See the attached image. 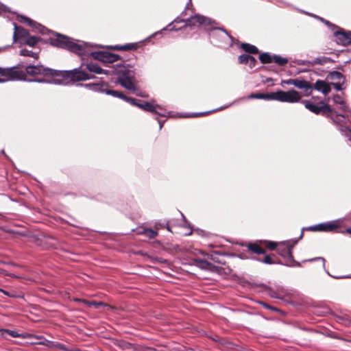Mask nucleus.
<instances>
[{
	"label": "nucleus",
	"instance_id": "25",
	"mask_svg": "<svg viewBox=\"0 0 351 351\" xmlns=\"http://www.w3.org/2000/svg\"><path fill=\"white\" fill-rule=\"evenodd\" d=\"M328 77L332 81L342 82V84H343L346 80L345 76L339 71L330 72Z\"/></svg>",
	"mask_w": 351,
	"mask_h": 351
},
{
	"label": "nucleus",
	"instance_id": "36",
	"mask_svg": "<svg viewBox=\"0 0 351 351\" xmlns=\"http://www.w3.org/2000/svg\"><path fill=\"white\" fill-rule=\"evenodd\" d=\"M109 48L115 50H131L134 49V44H126L124 45H114L110 46Z\"/></svg>",
	"mask_w": 351,
	"mask_h": 351
},
{
	"label": "nucleus",
	"instance_id": "33",
	"mask_svg": "<svg viewBox=\"0 0 351 351\" xmlns=\"http://www.w3.org/2000/svg\"><path fill=\"white\" fill-rule=\"evenodd\" d=\"M20 55L23 56L32 57L34 59L38 58V52L32 51L26 49H23L20 51Z\"/></svg>",
	"mask_w": 351,
	"mask_h": 351
},
{
	"label": "nucleus",
	"instance_id": "22",
	"mask_svg": "<svg viewBox=\"0 0 351 351\" xmlns=\"http://www.w3.org/2000/svg\"><path fill=\"white\" fill-rule=\"evenodd\" d=\"M315 88L324 95L330 91V85L323 80H317L315 84Z\"/></svg>",
	"mask_w": 351,
	"mask_h": 351
},
{
	"label": "nucleus",
	"instance_id": "41",
	"mask_svg": "<svg viewBox=\"0 0 351 351\" xmlns=\"http://www.w3.org/2000/svg\"><path fill=\"white\" fill-rule=\"evenodd\" d=\"M333 101L337 105L343 104L345 102L343 99L339 95H335L333 96Z\"/></svg>",
	"mask_w": 351,
	"mask_h": 351
},
{
	"label": "nucleus",
	"instance_id": "62",
	"mask_svg": "<svg viewBox=\"0 0 351 351\" xmlns=\"http://www.w3.org/2000/svg\"><path fill=\"white\" fill-rule=\"evenodd\" d=\"M167 230H168L169 231H171V229H170V228H169V226H167Z\"/></svg>",
	"mask_w": 351,
	"mask_h": 351
},
{
	"label": "nucleus",
	"instance_id": "38",
	"mask_svg": "<svg viewBox=\"0 0 351 351\" xmlns=\"http://www.w3.org/2000/svg\"><path fill=\"white\" fill-rule=\"evenodd\" d=\"M78 300L80 301V302H83L84 303H86L89 306H95L97 308H99L100 306H104V304L103 302H95V301L87 302V301H86L84 300Z\"/></svg>",
	"mask_w": 351,
	"mask_h": 351
},
{
	"label": "nucleus",
	"instance_id": "48",
	"mask_svg": "<svg viewBox=\"0 0 351 351\" xmlns=\"http://www.w3.org/2000/svg\"><path fill=\"white\" fill-rule=\"evenodd\" d=\"M318 260L322 261V266L324 268H325V259L323 257H316V258L305 260L304 261V262H306V261L311 262V261H318Z\"/></svg>",
	"mask_w": 351,
	"mask_h": 351
},
{
	"label": "nucleus",
	"instance_id": "40",
	"mask_svg": "<svg viewBox=\"0 0 351 351\" xmlns=\"http://www.w3.org/2000/svg\"><path fill=\"white\" fill-rule=\"evenodd\" d=\"M250 55L242 54L239 56V62L240 64H247L249 62Z\"/></svg>",
	"mask_w": 351,
	"mask_h": 351
},
{
	"label": "nucleus",
	"instance_id": "31",
	"mask_svg": "<svg viewBox=\"0 0 351 351\" xmlns=\"http://www.w3.org/2000/svg\"><path fill=\"white\" fill-rule=\"evenodd\" d=\"M102 93H105L106 95H109L114 97L120 98L123 100L124 99V98H126V96L124 95L122 93L114 90H106L104 88V91H103Z\"/></svg>",
	"mask_w": 351,
	"mask_h": 351
},
{
	"label": "nucleus",
	"instance_id": "5",
	"mask_svg": "<svg viewBox=\"0 0 351 351\" xmlns=\"http://www.w3.org/2000/svg\"><path fill=\"white\" fill-rule=\"evenodd\" d=\"M297 243V239H291L278 243L276 251L279 255L286 260V263H285L284 265L288 267H300V263L294 259L292 254V250ZM282 265H283V263Z\"/></svg>",
	"mask_w": 351,
	"mask_h": 351
},
{
	"label": "nucleus",
	"instance_id": "61",
	"mask_svg": "<svg viewBox=\"0 0 351 351\" xmlns=\"http://www.w3.org/2000/svg\"><path fill=\"white\" fill-rule=\"evenodd\" d=\"M0 291H2V292H3L5 294H7L6 291H3V290H2V289H0Z\"/></svg>",
	"mask_w": 351,
	"mask_h": 351
},
{
	"label": "nucleus",
	"instance_id": "9",
	"mask_svg": "<svg viewBox=\"0 0 351 351\" xmlns=\"http://www.w3.org/2000/svg\"><path fill=\"white\" fill-rule=\"evenodd\" d=\"M24 73L14 67H0V83L23 79Z\"/></svg>",
	"mask_w": 351,
	"mask_h": 351
},
{
	"label": "nucleus",
	"instance_id": "29",
	"mask_svg": "<svg viewBox=\"0 0 351 351\" xmlns=\"http://www.w3.org/2000/svg\"><path fill=\"white\" fill-rule=\"evenodd\" d=\"M138 234H144L149 239H154L158 235V232L150 228H144L143 230L139 231Z\"/></svg>",
	"mask_w": 351,
	"mask_h": 351
},
{
	"label": "nucleus",
	"instance_id": "6",
	"mask_svg": "<svg viewBox=\"0 0 351 351\" xmlns=\"http://www.w3.org/2000/svg\"><path fill=\"white\" fill-rule=\"evenodd\" d=\"M301 103L311 112L316 114H321L326 116L330 118L332 121H339L340 119H342L343 117L341 114H336V116L334 117V109L331 108L329 105L324 102L322 101L315 104L308 100H302Z\"/></svg>",
	"mask_w": 351,
	"mask_h": 351
},
{
	"label": "nucleus",
	"instance_id": "23",
	"mask_svg": "<svg viewBox=\"0 0 351 351\" xmlns=\"http://www.w3.org/2000/svg\"><path fill=\"white\" fill-rule=\"evenodd\" d=\"M275 256L274 254H271V255H265L264 256V258H256V257H254V258H252L254 260H256L258 262H261V263H265V264H268V265H273V264H282L280 261H276L274 260H273V257H274Z\"/></svg>",
	"mask_w": 351,
	"mask_h": 351
},
{
	"label": "nucleus",
	"instance_id": "51",
	"mask_svg": "<svg viewBox=\"0 0 351 351\" xmlns=\"http://www.w3.org/2000/svg\"><path fill=\"white\" fill-rule=\"evenodd\" d=\"M260 304L263 306L265 307V308H267V309H271L274 311H277L278 309L276 308V307H274V306H271L269 304H267V303L264 302H260Z\"/></svg>",
	"mask_w": 351,
	"mask_h": 351
},
{
	"label": "nucleus",
	"instance_id": "46",
	"mask_svg": "<svg viewBox=\"0 0 351 351\" xmlns=\"http://www.w3.org/2000/svg\"><path fill=\"white\" fill-rule=\"evenodd\" d=\"M321 21H322L323 23H324L326 25H327L329 27H332V29H337L339 28L337 26H336L335 25H333L332 23H330L327 20H325L323 18H321V17H318Z\"/></svg>",
	"mask_w": 351,
	"mask_h": 351
},
{
	"label": "nucleus",
	"instance_id": "2",
	"mask_svg": "<svg viewBox=\"0 0 351 351\" xmlns=\"http://www.w3.org/2000/svg\"><path fill=\"white\" fill-rule=\"evenodd\" d=\"M111 74L117 75L118 82L125 88L136 90V71L132 65L125 62L114 64Z\"/></svg>",
	"mask_w": 351,
	"mask_h": 351
},
{
	"label": "nucleus",
	"instance_id": "35",
	"mask_svg": "<svg viewBox=\"0 0 351 351\" xmlns=\"http://www.w3.org/2000/svg\"><path fill=\"white\" fill-rule=\"evenodd\" d=\"M32 345H43L49 348H55V344H56V341H51L47 339H45V341H41L38 342H31Z\"/></svg>",
	"mask_w": 351,
	"mask_h": 351
},
{
	"label": "nucleus",
	"instance_id": "52",
	"mask_svg": "<svg viewBox=\"0 0 351 351\" xmlns=\"http://www.w3.org/2000/svg\"><path fill=\"white\" fill-rule=\"evenodd\" d=\"M136 95L137 96H140V97H145L146 95L143 93H142V92L141 90H139L138 89H137L136 88V90H132Z\"/></svg>",
	"mask_w": 351,
	"mask_h": 351
},
{
	"label": "nucleus",
	"instance_id": "8",
	"mask_svg": "<svg viewBox=\"0 0 351 351\" xmlns=\"http://www.w3.org/2000/svg\"><path fill=\"white\" fill-rule=\"evenodd\" d=\"M14 68H17L19 71H22L24 73L23 79L16 80V81H27V75H29L31 76H36L38 75H48L49 73H51L52 69L48 67H45L43 65H32L29 64L25 67V71L21 69L19 66H14Z\"/></svg>",
	"mask_w": 351,
	"mask_h": 351
},
{
	"label": "nucleus",
	"instance_id": "13",
	"mask_svg": "<svg viewBox=\"0 0 351 351\" xmlns=\"http://www.w3.org/2000/svg\"><path fill=\"white\" fill-rule=\"evenodd\" d=\"M138 107L139 108L143 109L145 111L155 113L161 117H166L167 114L169 113V112H167L165 110L160 108V106H154V104L147 101L139 103V104H138Z\"/></svg>",
	"mask_w": 351,
	"mask_h": 351
},
{
	"label": "nucleus",
	"instance_id": "63",
	"mask_svg": "<svg viewBox=\"0 0 351 351\" xmlns=\"http://www.w3.org/2000/svg\"><path fill=\"white\" fill-rule=\"evenodd\" d=\"M192 232L191 231L189 233L186 234L187 235L191 234Z\"/></svg>",
	"mask_w": 351,
	"mask_h": 351
},
{
	"label": "nucleus",
	"instance_id": "53",
	"mask_svg": "<svg viewBox=\"0 0 351 351\" xmlns=\"http://www.w3.org/2000/svg\"><path fill=\"white\" fill-rule=\"evenodd\" d=\"M34 339L40 340V341H45V339H46L42 335H34Z\"/></svg>",
	"mask_w": 351,
	"mask_h": 351
},
{
	"label": "nucleus",
	"instance_id": "54",
	"mask_svg": "<svg viewBox=\"0 0 351 351\" xmlns=\"http://www.w3.org/2000/svg\"><path fill=\"white\" fill-rule=\"evenodd\" d=\"M8 11V8L3 5H0V13H1L2 12H7Z\"/></svg>",
	"mask_w": 351,
	"mask_h": 351
},
{
	"label": "nucleus",
	"instance_id": "7",
	"mask_svg": "<svg viewBox=\"0 0 351 351\" xmlns=\"http://www.w3.org/2000/svg\"><path fill=\"white\" fill-rule=\"evenodd\" d=\"M60 80L63 79L64 82L61 85H69L71 82H80L92 79L93 75L90 73L82 71L80 69H74L71 71H60Z\"/></svg>",
	"mask_w": 351,
	"mask_h": 351
},
{
	"label": "nucleus",
	"instance_id": "3",
	"mask_svg": "<svg viewBox=\"0 0 351 351\" xmlns=\"http://www.w3.org/2000/svg\"><path fill=\"white\" fill-rule=\"evenodd\" d=\"M186 10H184L180 16H178L174 21L169 23L167 27H164L161 30L155 32L153 34L151 37H154L155 35L162 34L163 31H166L168 27H171L173 23H184V27H202L204 29H209L212 27V25L213 23V19L204 16L203 15L199 14H194L191 15L189 18L186 19H182L181 17L185 14Z\"/></svg>",
	"mask_w": 351,
	"mask_h": 351
},
{
	"label": "nucleus",
	"instance_id": "50",
	"mask_svg": "<svg viewBox=\"0 0 351 351\" xmlns=\"http://www.w3.org/2000/svg\"><path fill=\"white\" fill-rule=\"evenodd\" d=\"M340 131L341 133L345 134L346 135H348L347 132L351 134V128L345 127L343 128L342 126L340 128ZM350 140L351 141V136L350 137Z\"/></svg>",
	"mask_w": 351,
	"mask_h": 351
},
{
	"label": "nucleus",
	"instance_id": "27",
	"mask_svg": "<svg viewBox=\"0 0 351 351\" xmlns=\"http://www.w3.org/2000/svg\"><path fill=\"white\" fill-rule=\"evenodd\" d=\"M241 47L245 51L249 53L256 54L258 53V48L256 46L249 43H242Z\"/></svg>",
	"mask_w": 351,
	"mask_h": 351
},
{
	"label": "nucleus",
	"instance_id": "57",
	"mask_svg": "<svg viewBox=\"0 0 351 351\" xmlns=\"http://www.w3.org/2000/svg\"><path fill=\"white\" fill-rule=\"evenodd\" d=\"M189 6H192L191 0H189V2L187 3V5H186V7L185 10L186 9H189Z\"/></svg>",
	"mask_w": 351,
	"mask_h": 351
},
{
	"label": "nucleus",
	"instance_id": "4",
	"mask_svg": "<svg viewBox=\"0 0 351 351\" xmlns=\"http://www.w3.org/2000/svg\"><path fill=\"white\" fill-rule=\"evenodd\" d=\"M212 27L209 29H205L209 32V37L210 42L214 45L219 47H228L232 45L233 38L227 32V31L223 28H217L215 25L217 24L213 21Z\"/></svg>",
	"mask_w": 351,
	"mask_h": 351
},
{
	"label": "nucleus",
	"instance_id": "11",
	"mask_svg": "<svg viewBox=\"0 0 351 351\" xmlns=\"http://www.w3.org/2000/svg\"><path fill=\"white\" fill-rule=\"evenodd\" d=\"M60 75H61L60 71L52 69L51 73H49L48 75H42L43 77L40 78L28 79L27 82L61 85V83L64 81L63 79L60 80Z\"/></svg>",
	"mask_w": 351,
	"mask_h": 351
},
{
	"label": "nucleus",
	"instance_id": "26",
	"mask_svg": "<svg viewBox=\"0 0 351 351\" xmlns=\"http://www.w3.org/2000/svg\"><path fill=\"white\" fill-rule=\"evenodd\" d=\"M194 265L202 269H208L212 263L204 259L195 258L194 260Z\"/></svg>",
	"mask_w": 351,
	"mask_h": 351
},
{
	"label": "nucleus",
	"instance_id": "56",
	"mask_svg": "<svg viewBox=\"0 0 351 351\" xmlns=\"http://www.w3.org/2000/svg\"><path fill=\"white\" fill-rule=\"evenodd\" d=\"M343 232H346V233H348L349 234H350L351 236V228H348L347 229H346Z\"/></svg>",
	"mask_w": 351,
	"mask_h": 351
},
{
	"label": "nucleus",
	"instance_id": "64",
	"mask_svg": "<svg viewBox=\"0 0 351 351\" xmlns=\"http://www.w3.org/2000/svg\"><path fill=\"white\" fill-rule=\"evenodd\" d=\"M302 235H303V234L301 233L300 238H302Z\"/></svg>",
	"mask_w": 351,
	"mask_h": 351
},
{
	"label": "nucleus",
	"instance_id": "45",
	"mask_svg": "<svg viewBox=\"0 0 351 351\" xmlns=\"http://www.w3.org/2000/svg\"><path fill=\"white\" fill-rule=\"evenodd\" d=\"M123 100H125V101L129 102L131 104L136 106H138V104H139V102H138V101L136 99L130 98V97H128L127 96H126V98H124Z\"/></svg>",
	"mask_w": 351,
	"mask_h": 351
},
{
	"label": "nucleus",
	"instance_id": "60",
	"mask_svg": "<svg viewBox=\"0 0 351 351\" xmlns=\"http://www.w3.org/2000/svg\"><path fill=\"white\" fill-rule=\"evenodd\" d=\"M177 29H176L174 26L169 29L170 31H173V30H177Z\"/></svg>",
	"mask_w": 351,
	"mask_h": 351
},
{
	"label": "nucleus",
	"instance_id": "18",
	"mask_svg": "<svg viewBox=\"0 0 351 351\" xmlns=\"http://www.w3.org/2000/svg\"><path fill=\"white\" fill-rule=\"evenodd\" d=\"M13 25L14 27V31L13 34L14 42L16 43L17 40H19L20 43L21 41H24L29 35V32L22 27L18 26L14 23H13Z\"/></svg>",
	"mask_w": 351,
	"mask_h": 351
},
{
	"label": "nucleus",
	"instance_id": "47",
	"mask_svg": "<svg viewBox=\"0 0 351 351\" xmlns=\"http://www.w3.org/2000/svg\"><path fill=\"white\" fill-rule=\"evenodd\" d=\"M331 84L335 87V88L337 90H341L343 89L342 88V82H332Z\"/></svg>",
	"mask_w": 351,
	"mask_h": 351
},
{
	"label": "nucleus",
	"instance_id": "32",
	"mask_svg": "<svg viewBox=\"0 0 351 351\" xmlns=\"http://www.w3.org/2000/svg\"><path fill=\"white\" fill-rule=\"evenodd\" d=\"M259 60L263 64L271 63L273 62V56L269 53H263L259 56Z\"/></svg>",
	"mask_w": 351,
	"mask_h": 351
},
{
	"label": "nucleus",
	"instance_id": "10",
	"mask_svg": "<svg viewBox=\"0 0 351 351\" xmlns=\"http://www.w3.org/2000/svg\"><path fill=\"white\" fill-rule=\"evenodd\" d=\"M301 95L294 89L288 91L278 90L275 92V100L281 102L296 103L300 101Z\"/></svg>",
	"mask_w": 351,
	"mask_h": 351
},
{
	"label": "nucleus",
	"instance_id": "12",
	"mask_svg": "<svg viewBox=\"0 0 351 351\" xmlns=\"http://www.w3.org/2000/svg\"><path fill=\"white\" fill-rule=\"evenodd\" d=\"M282 83L287 85H293L298 88L304 90L306 95H308L311 93L312 87L310 84L305 80L299 78L289 79L283 80Z\"/></svg>",
	"mask_w": 351,
	"mask_h": 351
},
{
	"label": "nucleus",
	"instance_id": "20",
	"mask_svg": "<svg viewBox=\"0 0 351 351\" xmlns=\"http://www.w3.org/2000/svg\"><path fill=\"white\" fill-rule=\"evenodd\" d=\"M77 86H84L86 88L90 89L95 92H103L104 91V87L106 84L103 83H88V84H79Z\"/></svg>",
	"mask_w": 351,
	"mask_h": 351
},
{
	"label": "nucleus",
	"instance_id": "14",
	"mask_svg": "<svg viewBox=\"0 0 351 351\" xmlns=\"http://www.w3.org/2000/svg\"><path fill=\"white\" fill-rule=\"evenodd\" d=\"M337 228H338L337 221H331L312 226L309 227V230L313 231L331 232Z\"/></svg>",
	"mask_w": 351,
	"mask_h": 351
},
{
	"label": "nucleus",
	"instance_id": "28",
	"mask_svg": "<svg viewBox=\"0 0 351 351\" xmlns=\"http://www.w3.org/2000/svg\"><path fill=\"white\" fill-rule=\"evenodd\" d=\"M40 40V38L37 36H28L24 41H21V43L25 44L29 47H34Z\"/></svg>",
	"mask_w": 351,
	"mask_h": 351
},
{
	"label": "nucleus",
	"instance_id": "17",
	"mask_svg": "<svg viewBox=\"0 0 351 351\" xmlns=\"http://www.w3.org/2000/svg\"><path fill=\"white\" fill-rule=\"evenodd\" d=\"M339 109L341 111V112L338 113L334 110V117L336 116V114H341L342 115V119H340L339 121H333L334 123L337 124H340L341 123H343L346 121H348L349 122H351V110L349 108V107L347 106L346 102L343 103V104L339 105Z\"/></svg>",
	"mask_w": 351,
	"mask_h": 351
},
{
	"label": "nucleus",
	"instance_id": "39",
	"mask_svg": "<svg viewBox=\"0 0 351 351\" xmlns=\"http://www.w3.org/2000/svg\"><path fill=\"white\" fill-rule=\"evenodd\" d=\"M329 58L322 56V57H318L314 60V63L317 64H324L328 62Z\"/></svg>",
	"mask_w": 351,
	"mask_h": 351
},
{
	"label": "nucleus",
	"instance_id": "16",
	"mask_svg": "<svg viewBox=\"0 0 351 351\" xmlns=\"http://www.w3.org/2000/svg\"><path fill=\"white\" fill-rule=\"evenodd\" d=\"M17 20L20 23H27L28 25L32 27L34 29L42 34H45L47 33V29L40 24L36 23L35 21L32 19L24 16H18Z\"/></svg>",
	"mask_w": 351,
	"mask_h": 351
},
{
	"label": "nucleus",
	"instance_id": "49",
	"mask_svg": "<svg viewBox=\"0 0 351 351\" xmlns=\"http://www.w3.org/2000/svg\"><path fill=\"white\" fill-rule=\"evenodd\" d=\"M256 60L253 56H250L249 62L247 64H249V66L250 68H253L255 66L256 64Z\"/></svg>",
	"mask_w": 351,
	"mask_h": 351
},
{
	"label": "nucleus",
	"instance_id": "42",
	"mask_svg": "<svg viewBox=\"0 0 351 351\" xmlns=\"http://www.w3.org/2000/svg\"><path fill=\"white\" fill-rule=\"evenodd\" d=\"M34 334L28 333V332H23L21 333L20 338L22 339H34Z\"/></svg>",
	"mask_w": 351,
	"mask_h": 351
},
{
	"label": "nucleus",
	"instance_id": "19",
	"mask_svg": "<svg viewBox=\"0 0 351 351\" xmlns=\"http://www.w3.org/2000/svg\"><path fill=\"white\" fill-rule=\"evenodd\" d=\"M86 69L90 73H94L96 74H105L106 75H110L112 73L111 70H106L101 69L97 64L95 63H89L86 65Z\"/></svg>",
	"mask_w": 351,
	"mask_h": 351
},
{
	"label": "nucleus",
	"instance_id": "58",
	"mask_svg": "<svg viewBox=\"0 0 351 351\" xmlns=\"http://www.w3.org/2000/svg\"><path fill=\"white\" fill-rule=\"evenodd\" d=\"M229 106H231V104H229ZM227 107H228V106H221V107H220L219 108H218V110L225 109V108H226Z\"/></svg>",
	"mask_w": 351,
	"mask_h": 351
},
{
	"label": "nucleus",
	"instance_id": "44",
	"mask_svg": "<svg viewBox=\"0 0 351 351\" xmlns=\"http://www.w3.org/2000/svg\"><path fill=\"white\" fill-rule=\"evenodd\" d=\"M278 246V243H277L274 241H268L267 242V247L271 250H275V249L276 250Z\"/></svg>",
	"mask_w": 351,
	"mask_h": 351
},
{
	"label": "nucleus",
	"instance_id": "55",
	"mask_svg": "<svg viewBox=\"0 0 351 351\" xmlns=\"http://www.w3.org/2000/svg\"><path fill=\"white\" fill-rule=\"evenodd\" d=\"M327 274L331 276V275L327 271ZM332 278H336V279H339V278H349V276H332Z\"/></svg>",
	"mask_w": 351,
	"mask_h": 351
},
{
	"label": "nucleus",
	"instance_id": "43",
	"mask_svg": "<svg viewBox=\"0 0 351 351\" xmlns=\"http://www.w3.org/2000/svg\"><path fill=\"white\" fill-rule=\"evenodd\" d=\"M55 346H56L55 348H57V349H59L61 350H64V351H71V350L67 349L66 346L64 344L60 343L59 342H56V344H55Z\"/></svg>",
	"mask_w": 351,
	"mask_h": 351
},
{
	"label": "nucleus",
	"instance_id": "59",
	"mask_svg": "<svg viewBox=\"0 0 351 351\" xmlns=\"http://www.w3.org/2000/svg\"><path fill=\"white\" fill-rule=\"evenodd\" d=\"M158 123H159V129L161 130L162 128V123L160 121H158Z\"/></svg>",
	"mask_w": 351,
	"mask_h": 351
},
{
	"label": "nucleus",
	"instance_id": "30",
	"mask_svg": "<svg viewBox=\"0 0 351 351\" xmlns=\"http://www.w3.org/2000/svg\"><path fill=\"white\" fill-rule=\"evenodd\" d=\"M0 334L3 337H6L7 335H8L12 337H19L20 338V335H21V333H19L15 330H9V329H1Z\"/></svg>",
	"mask_w": 351,
	"mask_h": 351
},
{
	"label": "nucleus",
	"instance_id": "24",
	"mask_svg": "<svg viewBox=\"0 0 351 351\" xmlns=\"http://www.w3.org/2000/svg\"><path fill=\"white\" fill-rule=\"evenodd\" d=\"M247 248L252 252L256 254H264L265 250L256 243H250L246 245Z\"/></svg>",
	"mask_w": 351,
	"mask_h": 351
},
{
	"label": "nucleus",
	"instance_id": "15",
	"mask_svg": "<svg viewBox=\"0 0 351 351\" xmlns=\"http://www.w3.org/2000/svg\"><path fill=\"white\" fill-rule=\"evenodd\" d=\"M337 43L342 45H348L351 43V32H346L340 29L334 32Z\"/></svg>",
	"mask_w": 351,
	"mask_h": 351
},
{
	"label": "nucleus",
	"instance_id": "37",
	"mask_svg": "<svg viewBox=\"0 0 351 351\" xmlns=\"http://www.w3.org/2000/svg\"><path fill=\"white\" fill-rule=\"evenodd\" d=\"M217 110H218V109H215V110H213L210 111L199 112V113H193V114L186 113V114H184V115H182V117H200V116H203L205 114H208L210 112H216Z\"/></svg>",
	"mask_w": 351,
	"mask_h": 351
},
{
	"label": "nucleus",
	"instance_id": "1",
	"mask_svg": "<svg viewBox=\"0 0 351 351\" xmlns=\"http://www.w3.org/2000/svg\"><path fill=\"white\" fill-rule=\"evenodd\" d=\"M50 43L56 47L67 49L79 56H90L93 59L104 63H114L120 59L118 54L103 51H93V47L97 45H90L87 43L77 41L75 43L71 38L56 34V37L50 39Z\"/></svg>",
	"mask_w": 351,
	"mask_h": 351
},
{
	"label": "nucleus",
	"instance_id": "21",
	"mask_svg": "<svg viewBox=\"0 0 351 351\" xmlns=\"http://www.w3.org/2000/svg\"><path fill=\"white\" fill-rule=\"evenodd\" d=\"M248 99L275 100V92L270 93H252L248 96Z\"/></svg>",
	"mask_w": 351,
	"mask_h": 351
},
{
	"label": "nucleus",
	"instance_id": "34",
	"mask_svg": "<svg viewBox=\"0 0 351 351\" xmlns=\"http://www.w3.org/2000/svg\"><path fill=\"white\" fill-rule=\"evenodd\" d=\"M273 62H274L279 66H283L288 62V59L286 58H282L279 55H274Z\"/></svg>",
	"mask_w": 351,
	"mask_h": 351
}]
</instances>
